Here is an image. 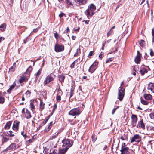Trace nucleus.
Wrapping results in <instances>:
<instances>
[{"label":"nucleus","mask_w":154,"mask_h":154,"mask_svg":"<svg viewBox=\"0 0 154 154\" xmlns=\"http://www.w3.org/2000/svg\"><path fill=\"white\" fill-rule=\"evenodd\" d=\"M148 111L151 112L149 114V116L151 119L154 120V110L152 111L151 109H149Z\"/></svg>","instance_id":"obj_23"},{"label":"nucleus","mask_w":154,"mask_h":154,"mask_svg":"<svg viewBox=\"0 0 154 154\" xmlns=\"http://www.w3.org/2000/svg\"><path fill=\"white\" fill-rule=\"evenodd\" d=\"M56 99L57 102H59L61 100V96L57 95Z\"/></svg>","instance_id":"obj_40"},{"label":"nucleus","mask_w":154,"mask_h":154,"mask_svg":"<svg viewBox=\"0 0 154 154\" xmlns=\"http://www.w3.org/2000/svg\"><path fill=\"white\" fill-rule=\"evenodd\" d=\"M10 148L11 149H14L16 147V145L15 143H12L9 146Z\"/></svg>","instance_id":"obj_39"},{"label":"nucleus","mask_w":154,"mask_h":154,"mask_svg":"<svg viewBox=\"0 0 154 154\" xmlns=\"http://www.w3.org/2000/svg\"><path fill=\"white\" fill-rule=\"evenodd\" d=\"M75 2L79 5L85 4L86 3V0H74Z\"/></svg>","instance_id":"obj_16"},{"label":"nucleus","mask_w":154,"mask_h":154,"mask_svg":"<svg viewBox=\"0 0 154 154\" xmlns=\"http://www.w3.org/2000/svg\"><path fill=\"white\" fill-rule=\"evenodd\" d=\"M54 79L52 76V75L51 74L48 75L46 78L45 80L44 81V83L45 84H47L51 81H53Z\"/></svg>","instance_id":"obj_10"},{"label":"nucleus","mask_w":154,"mask_h":154,"mask_svg":"<svg viewBox=\"0 0 154 154\" xmlns=\"http://www.w3.org/2000/svg\"><path fill=\"white\" fill-rule=\"evenodd\" d=\"M120 138L122 140H127L128 136L126 135L123 134L121 136Z\"/></svg>","instance_id":"obj_25"},{"label":"nucleus","mask_w":154,"mask_h":154,"mask_svg":"<svg viewBox=\"0 0 154 154\" xmlns=\"http://www.w3.org/2000/svg\"><path fill=\"white\" fill-rule=\"evenodd\" d=\"M139 72L142 75H143L145 73L147 72V70L145 68L141 67L140 69Z\"/></svg>","instance_id":"obj_17"},{"label":"nucleus","mask_w":154,"mask_h":154,"mask_svg":"<svg viewBox=\"0 0 154 154\" xmlns=\"http://www.w3.org/2000/svg\"><path fill=\"white\" fill-rule=\"evenodd\" d=\"M25 94L27 97H29L30 96V92L29 91H27Z\"/></svg>","instance_id":"obj_36"},{"label":"nucleus","mask_w":154,"mask_h":154,"mask_svg":"<svg viewBox=\"0 0 154 154\" xmlns=\"http://www.w3.org/2000/svg\"><path fill=\"white\" fill-rule=\"evenodd\" d=\"M24 138L25 139H28L29 138V137L26 135H26H25L24 136V135L23 136Z\"/></svg>","instance_id":"obj_59"},{"label":"nucleus","mask_w":154,"mask_h":154,"mask_svg":"<svg viewBox=\"0 0 154 154\" xmlns=\"http://www.w3.org/2000/svg\"><path fill=\"white\" fill-rule=\"evenodd\" d=\"M51 128V126H50V125H48L47 127L45 129V132H48V131Z\"/></svg>","instance_id":"obj_34"},{"label":"nucleus","mask_w":154,"mask_h":154,"mask_svg":"<svg viewBox=\"0 0 154 154\" xmlns=\"http://www.w3.org/2000/svg\"><path fill=\"white\" fill-rule=\"evenodd\" d=\"M38 31V29L37 28L36 29H35L33 30V32H36Z\"/></svg>","instance_id":"obj_62"},{"label":"nucleus","mask_w":154,"mask_h":154,"mask_svg":"<svg viewBox=\"0 0 154 154\" xmlns=\"http://www.w3.org/2000/svg\"><path fill=\"white\" fill-rule=\"evenodd\" d=\"M149 51H150V55L152 56H153L154 55V53L152 50L151 49H150L149 50Z\"/></svg>","instance_id":"obj_48"},{"label":"nucleus","mask_w":154,"mask_h":154,"mask_svg":"<svg viewBox=\"0 0 154 154\" xmlns=\"http://www.w3.org/2000/svg\"><path fill=\"white\" fill-rule=\"evenodd\" d=\"M125 89L121 87H120L118 89V98L120 101L122 100L123 98L124 94Z\"/></svg>","instance_id":"obj_4"},{"label":"nucleus","mask_w":154,"mask_h":154,"mask_svg":"<svg viewBox=\"0 0 154 154\" xmlns=\"http://www.w3.org/2000/svg\"><path fill=\"white\" fill-rule=\"evenodd\" d=\"M48 119H45L44 121H43L42 123V125H43L46 123L48 120Z\"/></svg>","instance_id":"obj_49"},{"label":"nucleus","mask_w":154,"mask_h":154,"mask_svg":"<svg viewBox=\"0 0 154 154\" xmlns=\"http://www.w3.org/2000/svg\"><path fill=\"white\" fill-rule=\"evenodd\" d=\"M5 101V99L4 97L1 96V93L0 92V103H3Z\"/></svg>","instance_id":"obj_31"},{"label":"nucleus","mask_w":154,"mask_h":154,"mask_svg":"<svg viewBox=\"0 0 154 154\" xmlns=\"http://www.w3.org/2000/svg\"><path fill=\"white\" fill-rule=\"evenodd\" d=\"M118 108V107H116L115 108H114L113 109V110L112 111V115H113L115 111Z\"/></svg>","instance_id":"obj_54"},{"label":"nucleus","mask_w":154,"mask_h":154,"mask_svg":"<svg viewBox=\"0 0 154 154\" xmlns=\"http://www.w3.org/2000/svg\"><path fill=\"white\" fill-rule=\"evenodd\" d=\"M33 139H29V140H28L27 141V142H28V143H31L33 141Z\"/></svg>","instance_id":"obj_61"},{"label":"nucleus","mask_w":154,"mask_h":154,"mask_svg":"<svg viewBox=\"0 0 154 154\" xmlns=\"http://www.w3.org/2000/svg\"><path fill=\"white\" fill-rule=\"evenodd\" d=\"M113 59L112 58V57L109 58L108 59H107L106 61V63H108L109 62H111L112 61Z\"/></svg>","instance_id":"obj_35"},{"label":"nucleus","mask_w":154,"mask_h":154,"mask_svg":"<svg viewBox=\"0 0 154 154\" xmlns=\"http://www.w3.org/2000/svg\"><path fill=\"white\" fill-rule=\"evenodd\" d=\"M96 9L95 6L93 4H91L88 6V8L85 11V13L87 17L89 16H92L94 14V11Z\"/></svg>","instance_id":"obj_1"},{"label":"nucleus","mask_w":154,"mask_h":154,"mask_svg":"<svg viewBox=\"0 0 154 154\" xmlns=\"http://www.w3.org/2000/svg\"><path fill=\"white\" fill-rule=\"evenodd\" d=\"M131 125L133 127H134L136 126L137 120V116L135 115L132 114L131 116Z\"/></svg>","instance_id":"obj_7"},{"label":"nucleus","mask_w":154,"mask_h":154,"mask_svg":"<svg viewBox=\"0 0 154 154\" xmlns=\"http://www.w3.org/2000/svg\"><path fill=\"white\" fill-rule=\"evenodd\" d=\"M112 32V31L111 30V29L107 33V36H109L110 35Z\"/></svg>","instance_id":"obj_53"},{"label":"nucleus","mask_w":154,"mask_h":154,"mask_svg":"<svg viewBox=\"0 0 154 154\" xmlns=\"http://www.w3.org/2000/svg\"><path fill=\"white\" fill-rule=\"evenodd\" d=\"M141 55V54L139 52V51H137V55L136 57L134 60L135 62L137 64L139 63L140 62Z\"/></svg>","instance_id":"obj_11"},{"label":"nucleus","mask_w":154,"mask_h":154,"mask_svg":"<svg viewBox=\"0 0 154 154\" xmlns=\"http://www.w3.org/2000/svg\"><path fill=\"white\" fill-rule=\"evenodd\" d=\"M107 147V146L106 145H104V147L103 148V150H105L106 149Z\"/></svg>","instance_id":"obj_63"},{"label":"nucleus","mask_w":154,"mask_h":154,"mask_svg":"<svg viewBox=\"0 0 154 154\" xmlns=\"http://www.w3.org/2000/svg\"><path fill=\"white\" fill-rule=\"evenodd\" d=\"M21 134L23 136H24L25 135H26V131H21Z\"/></svg>","instance_id":"obj_44"},{"label":"nucleus","mask_w":154,"mask_h":154,"mask_svg":"<svg viewBox=\"0 0 154 154\" xmlns=\"http://www.w3.org/2000/svg\"><path fill=\"white\" fill-rule=\"evenodd\" d=\"M6 24L5 23H3L0 26V29L1 31H5L6 28Z\"/></svg>","instance_id":"obj_22"},{"label":"nucleus","mask_w":154,"mask_h":154,"mask_svg":"<svg viewBox=\"0 0 154 154\" xmlns=\"http://www.w3.org/2000/svg\"><path fill=\"white\" fill-rule=\"evenodd\" d=\"M144 98L147 100H151L152 99V96L149 94H145L144 95Z\"/></svg>","instance_id":"obj_18"},{"label":"nucleus","mask_w":154,"mask_h":154,"mask_svg":"<svg viewBox=\"0 0 154 154\" xmlns=\"http://www.w3.org/2000/svg\"><path fill=\"white\" fill-rule=\"evenodd\" d=\"M19 123L20 122L17 120L14 121L12 126V129L14 130L17 131L18 130Z\"/></svg>","instance_id":"obj_9"},{"label":"nucleus","mask_w":154,"mask_h":154,"mask_svg":"<svg viewBox=\"0 0 154 154\" xmlns=\"http://www.w3.org/2000/svg\"><path fill=\"white\" fill-rule=\"evenodd\" d=\"M32 68L31 66H29L27 69L26 71L27 72L30 73V72L32 70Z\"/></svg>","instance_id":"obj_42"},{"label":"nucleus","mask_w":154,"mask_h":154,"mask_svg":"<svg viewBox=\"0 0 154 154\" xmlns=\"http://www.w3.org/2000/svg\"><path fill=\"white\" fill-rule=\"evenodd\" d=\"M67 150L63 149V148L62 149L60 150L57 154H64L66 152Z\"/></svg>","instance_id":"obj_30"},{"label":"nucleus","mask_w":154,"mask_h":154,"mask_svg":"<svg viewBox=\"0 0 154 154\" xmlns=\"http://www.w3.org/2000/svg\"><path fill=\"white\" fill-rule=\"evenodd\" d=\"M16 67V63H14L12 66L9 69V71L11 72H13L15 70V68Z\"/></svg>","instance_id":"obj_20"},{"label":"nucleus","mask_w":154,"mask_h":154,"mask_svg":"<svg viewBox=\"0 0 154 154\" xmlns=\"http://www.w3.org/2000/svg\"><path fill=\"white\" fill-rule=\"evenodd\" d=\"M65 15L63 13H61L59 15V17L61 18L62 17H63V16H64Z\"/></svg>","instance_id":"obj_60"},{"label":"nucleus","mask_w":154,"mask_h":154,"mask_svg":"<svg viewBox=\"0 0 154 154\" xmlns=\"http://www.w3.org/2000/svg\"><path fill=\"white\" fill-rule=\"evenodd\" d=\"M12 121L8 122L5 126V128L6 130H8L10 128V126L12 124Z\"/></svg>","instance_id":"obj_19"},{"label":"nucleus","mask_w":154,"mask_h":154,"mask_svg":"<svg viewBox=\"0 0 154 154\" xmlns=\"http://www.w3.org/2000/svg\"><path fill=\"white\" fill-rule=\"evenodd\" d=\"M42 95L45 99L46 97V93L45 91H43L42 92Z\"/></svg>","instance_id":"obj_46"},{"label":"nucleus","mask_w":154,"mask_h":154,"mask_svg":"<svg viewBox=\"0 0 154 154\" xmlns=\"http://www.w3.org/2000/svg\"><path fill=\"white\" fill-rule=\"evenodd\" d=\"M66 5L68 8L69 6H70L71 8H72L73 7V4L72 3V2L70 1V0H66Z\"/></svg>","instance_id":"obj_24"},{"label":"nucleus","mask_w":154,"mask_h":154,"mask_svg":"<svg viewBox=\"0 0 154 154\" xmlns=\"http://www.w3.org/2000/svg\"><path fill=\"white\" fill-rule=\"evenodd\" d=\"M23 113H24L25 116L27 119H30L31 117V115L30 111L27 109L23 108L22 110Z\"/></svg>","instance_id":"obj_6"},{"label":"nucleus","mask_w":154,"mask_h":154,"mask_svg":"<svg viewBox=\"0 0 154 154\" xmlns=\"http://www.w3.org/2000/svg\"><path fill=\"white\" fill-rule=\"evenodd\" d=\"M64 49V47L63 45L57 44L55 45V50L56 52H60Z\"/></svg>","instance_id":"obj_8"},{"label":"nucleus","mask_w":154,"mask_h":154,"mask_svg":"<svg viewBox=\"0 0 154 154\" xmlns=\"http://www.w3.org/2000/svg\"><path fill=\"white\" fill-rule=\"evenodd\" d=\"M137 127L138 128H141L143 129H145V125L142 119L138 122L137 125Z\"/></svg>","instance_id":"obj_13"},{"label":"nucleus","mask_w":154,"mask_h":154,"mask_svg":"<svg viewBox=\"0 0 154 154\" xmlns=\"http://www.w3.org/2000/svg\"><path fill=\"white\" fill-rule=\"evenodd\" d=\"M37 101L35 100H31L30 106H37Z\"/></svg>","instance_id":"obj_27"},{"label":"nucleus","mask_w":154,"mask_h":154,"mask_svg":"<svg viewBox=\"0 0 154 154\" xmlns=\"http://www.w3.org/2000/svg\"><path fill=\"white\" fill-rule=\"evenodd\" d=\"M92 141H93L94 142L96 140L97 137H95L94 134H93L92 136Z\"/></svg>","instance_id":"obj_38"},{"label":"nucleus","mask_w":154,"mask_h":154,"mask_svg":"<svg viewBox=\"0 0 154 154\" xmlns=\"http://www.w3.org/2000/svg\"><path fill=\"white\" fill-rule=\"evenodd\" d=\"M127 154H134V152L132 150H130L129 152Z\"/></svg>","instance_id":"obj_57"},{"label":"nucleus","mask_w":154,"mask_h":154,"mask_svg":"<svg viewBox=\"0 0 154 154\" xmlns=\"http://www.w3.org/2000/svg\"><path fill=\"white\" fill-rule=\"evenodd\" d=\"M93 53H94L93 51H90L88 55V57H89L90 56H92L93 54Z\"/></svg>","instance_id":"obj_50"},{"label":"nucleus","mask_w":154,"mask_h":154,"mask_svg":"<svg viewBox=\"0 0 154 154\" xmlns=\"http://www.w3.org/2000/svg\"><path fill=\"white\" fill-rule=\"evenodd\" d=\"M62 147L63 149L66 150L71 147L72 145L73 141L69 139H65L62 141Z\"/></svg>","instance_id":"obj_2"},{"label":"nucleus","mask_w":154,"mask_h":154,"mask_svg":"<svg viewBox=\"0 0 154 154\" xmlns=\"http://www.w3.org/2000/svg\"><path fill=\"white\" fill-rule=\"evenodd\" d=\"M147 89L154 93V85L153 83H149L148 85Z\"/></svg>","instance_id":"obj_14"},{"label":"nucleus","mask_w":154,"mask_h":154,"mask_svg":"<svg viewBox=\"0 0 154 154\" xmlns=\"http://www.w3.org/2000/svg\"><path fill=\"white\" fill-rule=\"evenodd\" d=\"M57 95L61 96L62 94V92L61 90L57 89Z\"/></svg>","instance_id":"obj_33"},{"label":"nucleus","mask_w":154,"mask_h":154,"mask_svg":"<svg viewBox=\"0 0 154 154\" xmlns=\"http://www.w3.org/2000/svg\"><path fill=\"white\" fill-rule=\"evenodd\" d=\"M128 147L124 148L121 149L120 150L121 154H127L129 152Z\"/></svg>","instance_id":"obj_15"},{"label":"nucleus","mask_w":154,"mask_h":154,"mask_svg":"<svg viewBox=\"0 0 154 154\" xmlns=\"http://www.w3.org/2000/svg\"><path fill=\"white\" fill-rule=\"evenodd\" d=\"M41 73V72L40 70H38V72L35 74V75H36L37 76H38Z\"/></svg>","instance_id":"obj_56"},{"label":"nucleus","mask_w":154,"mask_h":154,"mask_svg":"<svg viewBox=\"0 0 154 154\" xmlns=\"http://www.w3.org/2000/svg\"><path fill=\"white\" fill-rule=\"evenodd\" d=\"M54 36L56 39H58L59 35L57 32L54 34Z\"/></svg>","instance_id":"obj_52"},{"label":"nucleus","mask_w":154,"mask_h":154,"mask_svg":"<svg viewBox=\"0 0 154 154\" xmlns=\"http://www.w3.org/2000/svg\"><path fill=\"white\" fill-rule=\"evenodd\" d=\"M65 76L63 75H60L59 76V81L61 82H62L64 81V80L65 79Z\"/></svg>","instance_id":"obj_29"},{"label":"nucleus","mask_w":154,"mask_h":154,"mask_svg":"<svg viewBox=\"0 0 154 154\" xmlns=\"http://www.w3.org/2000/svg\"><path fill=\"white\" fill-rule=\"evenodd\" d=\"M147 130L148 131H152L153 130L154 131V127L152 126H149L147 128Z\"/></svg>","instance_id":"obj_37"},{"label":"nucleus","mask_w":154,"mask_h":154,"mask_svg":"<svg viewBox=\"0 0 154 154\" xmlns=\"http://www.w3.org/2000/svg\"><path fill=\"white\" fill-rule=\"evenodd\" d=\"M29 78V76H28L23 75L21 76L19 80V82L21 83L23 82L27 81Z\"/></svg>","instance_id":"obj_12"},{"label":"nucleus","mask_w":154,"mask_h":154,"mask_svg":"<svg viewBox=\"0 0 154 154\" xmlns=\"http://www.w3.org/2000/svg\"><path fill=\"white\" fill-rule=\"evenodd\" d=\"M16 85V83L15 82H14L12 85L10 87L9 89L7 90V92L9 93H10L12 90L14 88Z\"/></svg>","instance_id":"obj_26"},{"label":"nucleus","mask_w":154,"mask_h":154,"mask_svg":"<svg viewBox=\"0 0 154 154\" xmlns=\"http://www.w3.org/2000/svg\"><path fill=\"white\" fill-rule=\"evenodd\" d=\"M141 103L144 105H147L148 104V102L147 101H145V100H143L142 98H141Z\"/></svg>","instance_id":"obj_32"},{"label":"nucleus","mask_w":154,"mask_h":154,"mask_svg":"<svg viewBox=\"0 0 154 154\" xmlns=\"http://www.w3.org/2000/svg\"><path fill=\"white\" fill-rule=\"evenodd\" d=\"M82 109L79 107L73 109L69 112V114L72 116L79 115L82 112Z\"/></svg>","instance_id":"obj_3"},{"label":"nucleus","mask_w":154,"mask_h":154,"mask_svg":"<svg viewBox=\"0 0 154 154\" xmlns=\"http://www.w3.org/2000/svg\"><path fill=\"white\" fill-rule=\"evenodd\" d=\"M8 136L10 137H13L14 136V134L11 131H10L7 132Z\"/></svg>","instance_id":"obj_28"},{"label":"nucleus","mask_w":154,"mask_h":154,"mask_svg":"<svg viewBox=\"0 0 154 154\" xmlns=\"http://www.w3.org/2000/svg\"><path fill=\"white\" fill-rule=\"evenodd\" d=\"M3 141L4 142H6L8 140H9V138L6 137H3Z\"/></svg>","instance_id":"obj_51"},{"label":"nucleus","mask_w":154,"mask_h":154,"mask_svg":"<svg viewBox=\"0 0 154 154\" xmlns=\"http://www.w3.org/2000/svg\"><path fill=\"white\" fill-rule=\"evenodd\" d=\"M144 42V41L143 40H141L139 42V44L142 47L143 46Z\"/></svg>","instance_id":"obj_41"},{"label":"nucleus","mask_w":154,"mask_h":154,"mask_svg":"<svg viewBox=\"0 0 154 154\" xmlns=\"http://www.w3.org/2000/svg\"><path fill=\"white\" fill-rule=\"evenodd\" d=\"M76 61V60L73 62L70 65V67L72 68H74V64H75V62Z\"/></svg>","instance_id":"obj_58"},{"label":"nucleus","mask_w":154,"mask_h":154,"mask_svg":"<svg viewBox=\"0 0 154 154\" xmlns=\"http://www.w3.org/2000/svg\"><path fill=\"white\" fill-rule=\"evenodd\" d=\"M89 20H84V21L85 22L86 24H88L89 22Z\"/></svg>","instance_id":"obj_64"},{"label":"nucleus","mask_w":154,"mask_h":154,"mask_svg":"<svg viewBox=\"0 0 154 154\" xmlns=\"http://www.w3.org/2000/svg\"><path fill=\"white\" fill-rule=\"evenodd\" d=\"M104 54V53L103 52H101L100 54L99 55V57L100 58H102L103 57Z\"/></svg>","instance_id":"obj_43"},{"label":"nucleus","mask_w":154,"mask_h":154,"mask_svg":"<svg viewBox=\"0 0 154 154\" xmlns=\"http://www.w3.org/2000/svg\"><path fill=\"white\" fill-rule=\"evenodd\" d=\"M152 34L153 36L152 42H154V28L152 30Z\"/></svg>","instance_id":"obj_45"},{"label":"nucleus","mask_w":154,"mask_h":154,"mask_svg":"<svg viewBox=\"0 0 154 154\" xmlns=\"http://www.w3.org/2000/svg\"><path fill=\"white\" fill-rule=\"evenodd\" d=\"M141 137L138 134H135L132 137L131 140V142L133 143L135 141L137 142H139L141 140Z\"/></svg>","instance_id":"obj_5"},{"label":"nucleus","mask_w":154,"mask_h":154,"mask_svg":"<svg viewBox=\"0 0 154 154\" xmlns=\"http://www.w3.org/2000/svg\"><path fill=\"white\" fill-rule=\"evenodd\" d=\"M126 144L125 143H123L122 145L121 149L124 148H127V147H126Z\"/></svg>","instance_id":"obj_55"},{"label":"nucleus","mask_w":154,"mask_h":154,"mask_svg":"<svg viewBox=\"0 0 154 154\" xmlns=\"http://www.w3.org/2000/svg\"><path fill=\"white\" fill-rule=\"evenodd\" d=\"M98 64V62L97 61H95L94 62V63L92 65L93 66H94V67H96L97 65Z\"/></svg>","instance_id":"obj_47"},{"label":"nucleus","mask_w":154,"mask_h":154,"mask_svg":"<svg viewBox=\"0 0 154 154\" xmlns=\"http://www.w3.org/2000/svg\"><path fill=\"white\" fill-rule=\"evenodd\" d=\"M96 68L97 67H94V66L91 65L90 66L88 70V71L91 73H92L95 70Z\"/></svg>","instance_id":"obj_21"}]
</instances>
